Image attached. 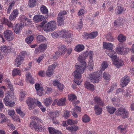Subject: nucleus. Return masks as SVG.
Instances as JSON below:
<instances>
[{
  "instance_id": "obj_3",
  "label": "nucleus",
  "mask_w": 134,
  "mask_h": 134,
  "mask_svg": "<svg viewBox=\"0 0 134 134\" xmlns=\"http://www.w3.org/2000/svg\"><path fill=\"white\" fill-rule=\"evenodd\" d=\"M14 96V94L12 92H8L6 93L3 100L6 106L10 107L14 106L15 103L12 100Z\"/></svg>"
},
{
  "instance_id": "obj_26",
  "label": "nucleus",
  "mask_w": 134,
  "mask_h": 134,
  "mask_svg": "<svg viewBox=\"0 0 134 134\" xmlns=\"http://www.w3.org/2000/svg\"><path fill=\"white\" fill-rule=\"evenodd\" d=\"M64 16H59L58 15L57 20L59 26H61L64 24Z\"/></svg>"
},
{
  "instance_id": "obj_32",
  "label": "nucleus",
  "mask_w": 134,
  "mask_h": 134,
  "mask_svg": "<svg viewBox=\"0 0 134 134\" xmlns=\"http://www.w3.org/2000/svg\"><path fill=\"white\" fill-rule=\"evenodd\" d=\"M85 48L83 45L79 44L76 45L74 48V50L77 52H80L83 50Z\"/></svg>"
},
{
  "instance_id": "obj_22",
  "label": "nucleus",
  "mask_w": 134,
  "mask_h": 134,
  "mask_svg": "<svg viewBox=\"0 0 134 134\" xmlns=\"http://www.w3.org/2000/svg\"><path fill=\"white\" fill-rule=\"evenodd\" d=\"M114 64L116 66V67L119 68L120 66H122L123 64V62L120 59H115V60L112 61Z\"/></svg>"
},
{
  "instance_id": "obj_45",
  "label": "nucleus",
  "mask_w": 134,
  "mask_h": 134,
  "mask_svg": "<svg viewBox=\"0 0 134 134\" xmlns=\"http://www.w3.org/2000/svg\"><path fill=\"white\" fill-rule=\"evenodd\" d=\"M126 37L125 36H123L121 34L119 35L118 38V40L121 42H124L126 40Z\"/></svg>"
},
{
  "instance_id": "obj_60",
  "label": "nucleus",
  "mask_w": 134,
  "mask_h": 134,
  "mask_svg": "<svg viewBox=\"0 0 134 134\" xmlns=\"http://www.w3.org/2000/svg\"><path fill=\"white\" fill-rule=\"evenodd\" d=\"M67 14L66 11L61 10L60 12L59 13L58 15L59 16H64Z\"/></svg>"
},
{
  "instance_id": "obj_56",
  "label": "nucleus",
  "mask_w": 134,
  "mask_h": 134,
  "mask_svg": "<svg viewBox=\"0 0 134 134\" xmlns=\"http://www.w3.org/2000/svg\"><path fill=\"white\" fill-rule=\"evenodd\" d=\"M16 111L17 113L20 116L23 117L25 116L24 113L21 111L19 109H16Z\"/></svg>"
},
{
  "instance_id": "obj_20",
  "label": "nucleus",
  "mask_w": 134,
  "mask_h": 134,
  "mask_svg": "<svg viewBox=\"0 0 134 134\" xmlns=\"http://www.w3.org/2000/svg\"><path fill=\"white\" fill-rule=\"evenodd\" d=\"M113 46L111 43L104 42L103 43V48L106 49V51H109L113 49Z\"/></svg>"
},
{
  "instance_id": "obj_8",
  "label": "nucleus",
  "mask_w": 134,
  "mask_h": 134,
  "mask_svg": "<svg viewBox=\"0 0 134 134\" xmlns=\"http://www.w3.org/2000/svg\"><path fill=\"white\" fill-rule=\"evenodd\" d=\"M116 51L118 54H128L130 51L128 48H125L123 45L121 43H119L116 48Z\"/></svg>"
},
{
  "instance_id": "obj_27",
  "label": "nucleus",
  "mask_w": 134,
  "mask_h": 134,
  "mask_svg": "<svg viewBox=\"0 0 134 134\" xmlns=\"http://www.w3.org/2000/svg\"><path fill=\"white\" fill-rule=\"evenodd\" d=\"M48 130L49 133L51 134H62L61 131L58 130H56L55 128L51 127H49Z\"/></svg>"
},
{
  "instance_id": "obj_63",
  "label": "nucleus",
  "mask_w": 134,
  "mask_h": 134,
  "mask_svg": "<svg viewBox=\"0 0 134 134\" xmlns=\"http://www.w3.org/2000/svg\"><path fill=\"white\" fill-rule=\"evenodd\" d=\"M13 6V4L12 3L10 4L8 7L7 10V14H10L11 11V10L12 8V7Z\"/></svg>"
},
{
  "instance_id": "obj_10",
  "label": "nucleus",
  "mask_w": 134,
  "mask_h": 134,
  "mask_svg": "<svg viewBox=\"0 0 134 134\" xmlns=\"http://www.w3.org/2000/svg\"><path fill=\"white\" fill-rule=\"evenodd\" d=\"M79 101L77 100L73 103V104L75 108L71 111V114L73 116L76 118L78 117L77 114L81 112V109L80 107L76 105V104H78L79 103Z\"/></svg>"
},
{
  "instance_id": "obj_29",
  "label": "nucleus",
  "mask_w": 134,
  "mask_h": 134,
  "mask_svg": "<svg viewBox=\"0 0 134 134\" xmlns=\"http://www.w3.org/2000/svg\"><path fill=\"white\" fill-rule=\"evenodd\" d=\"M94 100L95 103L98 104L103 106L104 104V102L101 100L100 98L98 96H96L94 98Z\"/></svg>"
},
{
  "instance_id": "obj_7",
  "label": "nucleus",
  "mask_w": 134,
  "mask_h": 134,
  "mask_svg": "<svg viewBox=\"0 0 134 134\" xmlns=\"http://www.w3.org/2000/svg\"><path fill=\"white\" fill-rule=\"evenodd\" d=\"M30 127L31 128H34L35 131L39 132L43 131L45 130V126L40 124L39 123L31 121L29 125Z\"/></svg>"
},
{
  "instance_id": "obj_59",
  "label": "nucleus",
  "mask_w": 134,
  "mask_h": 134,
  "mask_svg": "<svg viewBox=\"0 0 134 134\" xmlns=\"http://www.w3.org/2000/svg\"><path fill=\"white\" fill-rule=\"evenodd\" d=\"M82 20L80 19L79 20V23L77 24V29L79 30L82 27Z\"/></svg>"
},
{
  "instance_id": "obj_43",
  "label": "nucleus",
  "mask_w": 134,
  "mask_h": 134,
  "mask_svg": "<svg viewBox=\"0 0 134 134\" xmlns=\"http://www.w3.org/2000/svg\"><path fill=\"white\" fill-rule=\"evenodd\" d=\"M52 99L51 97L45 99L44 100V104L45 106H48L51 104Z\"/></svg>"
},
{
  "instance_id": "obj_37",
  "label": "nucleus",
  "mask_w": 134,
  "mask_h": 134,
  "mask_svg": "<svg viewBox=\"0 0 134 134\" xmlns=\"http://www.w3.org/2000/svg\"><path fill=\"white\" fill-rule=\"evenodd\" d=\"M37 0H29L28 3V5L30 8H32L36 5Z\"/></svg>"
},
{
  "instance_id": "obj_39",
  "label": "nucleus",
  "mask_w": 134,
  "mask_h": 134,
  "mask_svg": "<svg viewBox=\"0 0 134 134\" xmlns=\"http://www.w3.org/2000/svg\"><path fill=\"white\" fill-rule=\"evenodd\" d=\"M94 109L96 115H99L101 114L102 111V109L98 105L96 104L95 106Z\"/></svg>"
},
{
  "instance_id": "obj_62",
  "label": "nucleus",
  "mask_w": 134,
  "mask_h": 134,
  "mask_svg": "<svg viewBox=\"0 0 134 134\" xmlns=\"http://www.w3.org/2000/svg\"><path fill=\"white\" fill-rule=\"evenodd\" d=\"M30 118L32 120H36L37 121L39 122H40L41 121V119L38 117L35 116H31L30 117Z\"/></svg>"
},
{
  "instance_id": "obj_24",
  "label": "nucleus",
  "mask_w": 134,
  "mask_h": 134,
  "mask_svg": "<svg viewBox=\"0 0 134 134\" xmlns=\"http://www.w3.org/2000/svg\"><path fill=\"white\" fill-rule=\"evenodd\" d=\"M23 26L22 24H16L14 28V30L16 34L20 33L21 31V28Z\"/></svg>"
},
{
  "instance_id": "obj_1",
  "label": "nucleus",
  "mask_w": 134,
  "mask_h": 134,
  "mask_svg": "<svg viewBox=\"0 0 134 134\" xmlns=\"http://www.w3.org/2000/svg\"><path fill=\"white\" fill-rule=\"evenodd\" d=\"M93 53L92 51H90L89 52H86L79 55L77 60L79 62V65H77L76 70L74 72L75 76V81L76 83L79 84L80 83L77 80H79L81 77V74H82L85 70L87 67V65L85 61V59L89 57V62L88 63L89 70L91 71L93 69L94 63L93 60Z\"/></svg>"
},
{
  "instance_id": "obj_51",
  "label": "nucleus",
  "mask_w": 134,
  "mask_h": 134,
  "mask_svg": "<svg viewBox=\"0 0 134 134\" xmlns=\"http://www.w3.org/2000/svg\"><path fill=\"white\" fill-rule=\"evenodd\" d=\"M59 115V112L58 111H55L50 113V117L51 118H56L58 117Z\"/></svg>"
},
{
  "instance_id": "obj_48",
  "label": "nucleus",
  "mask_w": 134,
  "mask_h": 134,
  "mask_svg": "<svg viewBox=\"0 0 134 134\" xmlns=\"http://www.w3.org/2000/svg\"><path fill=\"white\" fill-rule=\"evenodd\" d=\"M68 97V99L71 101H73L77 99L76 96L74 94H69Z\"/></svg>"
},
{
  "instance_id": "obj_41",
  "label": "nucleus",
  "mask_w": 134,
  "mask_h": 134,
  "mask_svg": "<svg viewBox=\"0 0 134 134\" xmlns=\"http://www.w3.org/2000/svg\"><path fill=\"white\" fill-rule=\"evenodd\" d=\"M12 75L13 76H14L17 75H21V71L18 68H15L12 71Z\"/></svg>"
},
{
  "instance_id": "obj_21",
  "label": "nucleus",
  "mask_w": 134,
  "mask_h": 134,
  "mask_svg": "<svg viewBox=\"0 0 134 134\" xmlns=\"http://www.w3.org/2000/svg\"><path fill=\"white\" fill-rule=\"evenodd\" d=\"M18 11L17 10H14L9 16L10 20H14L18 16Z\"/></svg>"
},
{
  "instance_id": "obj_33",
  "label": "nucleus",
  "mask_w": 134,
  "mask_h": 134,
  "mask_svg": "<svg viewBox=\"0 0 134 134\" xmlns=\"http://www.w3.org/2000/svg\"><path fill=\"white\" fill-rule=\"evenodd\" d=\"M1 21L3 24L7 25L9 27L13 26V24L12 23L8 21L7 19H6L5 18L2 19Z\"/></svg>"
},
{
  "instance_id": "obj_54",
  "label": "nucleus",
  "mask_w": 134,
  "mask_h": 134,
  "mask_svg": "<svg viewBox=\"0 0 134 134\" xmlns=\"http://www.w3.org/2000/svg\"><path fill=\"white\" fill-rule=\"evenodd\" d=\"M35 87L37 91H39V90L43 91L44 89L43 87L41 86L40 84L38 83H36L35 84Z\"/></svg>"
},
{
  "instance_id": "obj_35",
  "label": "nucleus",
  "mask_w": 134,
  "mask_h": 134,
  "mask_svg": "<svg viewBox=\"0 0 134 134\" xmlns=\"http://www.w3.org/2000/svg\"><path fill=\"white\" fill-rule=\"evenodd\" d=\"M24 59L22 57H21L20 56H18L16 58L15 60V65L16 66H19L21 64V61Z\"/></svg>"
},
{
  "instance_id": "obj_25",
  "label": "nucleus",
  "mask_w": 134,
  "mask_h": 134,
  "mask_svg": "<svg viewBox=\"0 0 134 134\" xmlns=\"http://www.w3.org/2000/svg\"><path fill=\"white\" fill-rule=\"evenodd\" d=\"M127 127V125L125 124L124 125H121L118 127V130H120V132L122 133L125 134L126 132V128Z\"/></svg>"
},
{
  "instance_id": "obj_44",
  "label": "nucleus",
  "mask_w": 134,
  "mask_h": 134,
  "mask_svg": "<svg viewBox=\"0 0 134 134\" xmlns=\"http://www.w3.org/2000/svg\"><path fill=\"white\" fill-rule=\"evenodd\" d=\"M34 39V37L32 35H31L26 37L25 39V41L28 44H29L31 43Z\"/></svg>"
},
{
  "instance_id": "obj_64",
  "label": "nucleus",
  "mask_w": 134,
  "mask_h": 134,
  "mask_svg": "<svg viewBox=\"0 0 134 134\" xmlns=\"http://www.w3.org/2000/svg\"><path fill=\"white\" fill-rule=\"evenodd\" d=\"M8 126L12 130H14L15 129L14 126L12 124L10 123V122L7 123Z\"/></svg>"
},
{
  "instance_id": "obj_23",
  "label": "nucleus",
  "mask_w": 134,
  "mask_h": 134,
  "mask_svg": "<svg viewBox=\"0 0 134 134\" xmlns=\"http://www.w3.org/2000/svg\"><path fill=\"white\" fill-rule=\"evenodd\" d=\"M0 50L3 53L6 54L10 51V48L7 46H3L0 48Z\"/></svg>"
},
{
  "instance_id": "obj_17",
  "label": "nucleus",
  "mask_w": 134,
  "mask_h": 134,
  "mask_svg": "<svg viewBox=\"0 0 134 134\" xmlns=\"http://www.w3.org/2000/svg\"><path fill=\"white\" fill-rule=\"evenodd\" d=\"M106 52L107 54L111 58L112 61L115 60V59H117V54L113 49L109 51H106Z\"/></svg>"
},
{
  "instance_id": "obj_47",
  "label": "nucleus",
  "mask_w": 134,
  "mask_h": 134,
  "mask_svg": "<svg viewBox=\"0 0 134 134\" xmlns=\"http://www.w3.org/2000/svg\"><path fill=\"white\" fill-rule=\"evenodd\" d=\"M90 120V117L87 115H84L82 118V121L83 122H89Z\"/></svg>"
},
{
  "instance_id": "obj_4",
  "label": "nucleus",
  "mask_w": 134,
  "mask_h": 134,
  "mask_svg": "<svg viewBox=\"0 0 134 134\" xmlns=\"http://www.w3.org/2000/svg\"><path fill=\"white\" fill-rule=\"evenodd\" d=\"M115 114L116 115L121 117L123 119L127 118L129 117V111L122 107L119 108L116 111Z\"/></svg>"
},
{
  "instance_id": "obj_15",
  "label": "nucleus",
  "mask_w": 134,
  "mask_h": 134,
  "mask_svg": "<svg viewBox=\"0 0 134 134\" xmlns=\"http://www.w3.org/2000/svg\"><path fill=\"white\" fill-rule=\"evenodd\" d=\"M130 82V79L129 76H125L122 77L120 81V85L121 87H123L127 86Z\"/></svg>"
},
{
  "instance_id": "obj_30",
  "label": "nucleus",
  "mask_w": 134,
  "mask_h": 134,
  "mask_svg": "<svg viewBox=\"0 0 134 134\" xmlns=\"http://www.w3.org/2000/svg\"><path fill=\"white\" fill-rule=\"evenodd\" d=\"M37 42L38 43L44 42L47 41L46 38L42 35H38L36 37Z\"/></svg>"
},
{
  "instance_id": "obj_11",
  "label": "nucleus",
  "mask_w": 134,
  "mask_h": 134,
  "mask_svg": "<svg viewBox=\"0 0 134 134\" xmlns=\"http://www.w3.org/2000/svg\"><path fill=\"white\" fill-rule=\"evenodd\" d=\"M4 35L5 39L9 41H12L14 38L13 32L10 30H7L5 31Z\"/></svg>"
},
{
  "instance_id": "obj_50",
  "label": "nucleus",
  "mask_w": 134,
  "mask_h": 134,
  "mask_svg": "<svg viewBox=\"0 0 134 134\" xmlns=\"http://www.w3.org/2000/svg\"><path fill=\"white\" fill-rule=\"evenodd\" d=\"M41 51H44L47 48V45L46 44H41L39 46Z\"/></svg>"
},
{
  "instance_id": "obj_31",
  "label": "nucleus",
  "mask_w": 134,
  "mask_h": 134,
  "mask_svg": "<svg viewBox=\"0 0 134 134\" xmlns=\"http://www.w3.org/2000/svg\"><path fill=\"white\" fill-rule=\"evenodd\" d=\"M84 85L85 88L88 90L92 91H93L94 90V86L92 84H91L89 82H86Z\"/></svg>"
},
{
  "instance_id": "obj_58",
  "label": "nucleus",
  "mask_w": 134,
  "mask_h": 134,
  "mask_svg": "<svg viewBox=\"0 0 134 134\" xmlns=\"http://www.w3.org/2000/svg\"><path fill=\"white\" fill-rule=\"evenodd\" d=\"M106 38L107 40L110 41H113L114 40V38H113V36L110 34H108L107 35Z\"/></svg>"
},
{
  "instance_id": "obj_40",
  "label": "nucleus",
  "mask_w": 134,
  "mask_h": 134,
  "mask_svg": "<svg viewBox=\"0 0 134 134\" xmlns=\"http://www.w3.org/2000/svg\"><path fill=\"white\" fill-rule=\"evenodd\" d=\"M40 10L42 13L47 15L48 13V10L46 6L42 5L40 7Z\"/></svg>"
},
{
  "instance_id": "obj_52",
  "label": "nucleus",
  "mask_w": 134,
  "mask_h": 134,
  "mask_svg": "<svg viewBox=\"0 0 134 134\" xmlns=\"http://www.w3.org/2000/svg\"><path fill=\"white\" fill-rule=\"evenodd\" d=\"M19 100L20 101H22L24 98L26 93L24 91L21 92L20 93Z\"/></svg>"
},
{
  "instance_id": "obj_53",
  "label": "nucleus",
  "mask_w": 134,
  "mask_h": 134,
  "mask_svg": "<svg viewBox=\"0 0 134 134\" xmlns=\"http://www.w3.org/2000/svg\"><path fill=\"white\" fill-rule=\"evenodd\" d=\"M5 88L4 86H2L0 87V98H2L4 96V92L3 90Z\"/></svg>"
},
{
  "instance_id": "obj_2",
  "label": "nucleus",
  "mask_w": 134,
  "mask_h": 134,
  "mask_svg": "<svg viewBox=\"0 0 134 134\" xmlns=\"http://www.w3.org/2000/svg\"><path fill=\"white\" fill-rule=\"evenodd\" d=\"M67 50L66 52L69 56L72 52V49L71 48H69L66 49L65 45H62L61 47L59 48V52H56L55 54L53 56V60H54L58 57V55H62L64 54L65 53V52Z\"/></svg>"
},
{
  "instance_id": "obj_46",
  "label": "nucleus",
  "mask_w": 134,
  "mask_h": 134,
  "mask_svg": "<svg viewBox=\"0 0 134 134\" xmlns=\"http://www.w3.org/2000/svg\"><path fill=\"white\" fill-rule=\"evenodd\" d=\"M103 76L105 80H109L110 79L111 75L108 72H105L103 74Z\"/></svg>"
},
{
  "instance_id": "obj_34",
  "label": "nucleus",
  "mask_w": 134,
  "mask_h": 134,
  "mask_svg": "<svg viewBox=\"0 0 134 134\" xmlns=\"http://www.w3.org/2000/svg\"><path fill=\"white\" fill-rule=\"evenodd\" d=\"M66 100L65 98H62L59 100L58 99L57 105L58 106H63L65 105V102Z\"/></svg>"
},
{
  "instance_id": "obj_12",
  "label": "nucleus",
  "mask_w": 134,
  "mask_h": 134,
  "mask_svg": "<svg viewBox=\"0 0 134 134\" xmlns=\"http://www.w3.org/2000/svg\"><path fill=\"white\" fill-rule=\"evenodd\" d=\"M57 66V64L55 62L52 65L49 66L46 72V75L47 77H50L53 75L54 70Z\"/></svg>"
},
{
  "instance_id": "obj_36",
  "label": "nucleus",
  "mask_w": 134,
  "mask_h": 134,
  "mask_svg": "<svg viewBox=\"0 0 134 134\" xmlns=\"http://www.w3.org/2000/svg\"><path fill=\"white\" fill-rule=\"evenodd\" d=\"M66 129L68 131L71 132L76 131L79 129L78 126L77 125H73L71 126L67 127Z\"/></svg>"
},
{
  "instance_id": "obj_61",
  "label": "nucleus",
  "mask_w": 134,
  "mask_h": 134,
  "mask_svg": "<svg viewBox=\"0 0 134 134\" xmlns=\"http://www.w3.org/2000/svg\"><path fill=\"white\" fill-rule=\"evenodd\" d=\"M44 58V55H42L38 57L36 61L38 64L40 63L42 60Z\"/></svg>"
},
{
  "instance_id": "obj_38",
  "label": "nucleus",
  "mask_w": 134,
  "mask_h": 134,
  "mask_svg": "<svg viewBox=\"0 0 134 134\" xmlns=\"http://www.w3.org/2000/svg\"><path fill=\"white\" fill-rule=\"evenodd\" d=\"M106 108L108 111L111 114H113L116 110V108L109 106H107Z\"/></svg>"
},
{
  "instance_id": "obj_13",
  "label": "nucleus",
  "mask_w": 134,
  "mask_h": 134,
  "mask_svg": "<svg viewBox=\"0 0 134 134\" xmlns=\"http://www.w3.org/2000/svg\"><path fill=\"white\" fill-rule=\"evenodd\" d=\"M33 19L36 22L43 21L41 23L42 26H43L47 22V21L44 20L45 18L44 16L40 14L35 15L33 18Z\"/></svg>"
},
{
  "instance_id": "obj_14",
  "label": "nucleus",
  "mask_w": 134,
  "mask_h": 134,
  "mask_svg": "<svg viewBox=\"0 0 134 134\" xmlns=\"http://www.w3.org/2000/svg\"><path fill=\"white\" fill-rule=\"evenodd\" d=\"M98 33V32L97 31L92 32L91 33L85 32L83 34V37L86 39H93L97 36Z\"/></svg>"
},
{
  "instance_id": "obj_28",
  "label": "nucleus",
  "mask_w": 134,
  "mask_h": 134,
  "mask_svg": "<svg viewBox=\"0 0 134 134\" xmlns=\"http://www.w3.org/2000/svg\"><path fill=\"white\" fill-rule=\"evenodd\" d=\"M26 76L27 80H29L30 83L33 84L35 83V81L34 80L32 77V76L30 72L27 73Z\"/></svg>"
},
{
  "instance_id": "obj_9",
  "label": "nucleus",
  "mask_w": 134,
  "mask_h": 134,
  "mask_svg": "<svg viewBox=\"0 0 134 134\" xmlns=\"http://www.w3.org/2000/svg\"><path fill=\"white\" fill-rule=\"evenodd\" d=\"M98 73V72H94L89 75L90 79L92 82L94 83L98 82L99 81L101 76V72Z\"/></svg>"
},
{
  "instance_id": "obj_19",
  "label": "nucleus",
  "mask_w": 134,
  "mask_h": 134,
  "mask_svg": "<svg viewBox=\"0 0 134 134\" xmlns=\"http://www.w3.org/2000/svg\"><path fill=\"white\" fill-rule=\"evenodd\" d=\"M10 120L8 119L3 114L0 113V124L4 123H7L10 122Z\"/></svg>"
},
{
  "instance_id": "obj_55",
  "label": "nucleus",
  "mask_w": 134,
  "mask_h": 134,
  "mask_svg": "<svg viewBox=\"0 0 134 134\" xmlns=\"http://www.w3.org/2000/svg\"><path fill=\"white\" fill-rule=\"evenodd\" d=\"M122 20L121 19H118L116 20L114 22V26H118L122 24Z\"/></svg>"
},
{
  "instance_id": "obj_42",
  "label": "nucleus",
  "mask_w": 134,
  "mask_h": 134,
  "mask_svg": "<svg viewBox=\"0 0 134 134\" xmlns=\"http://www.w3.org/2000/svg\"><path fill=\"white\" fill-rule=\"evenodd\" d=\"M124 10V8L121 6H117L116 9V14H119L122 13Z\"/></svg>"
},
{
  "instance_id": "obj_57",
  "label": "nucleus",
  "mask_w": 134,
  "mask_h": 134,
  "mask_svg": "<svg viewBox=\"0 0 134 134\" xmlns=\"http://www.w3.org/2000/svg\"><path fill=\"white\" fill-rule=\"evenodd\" d=\"M108 64L107 62H104L102 64V70H104L105 69L108 67Z\"/></svg>"
},
{
  "instance_id": "obj_16",
  "label": "nucleus",
  "mask_w": 134,
  "mask_h": 134,
  "mask_svg": "<svg viewBox=\"0 0 134 134\" xmlns=\"http://www.w3.org/2000/svg\"><path fill=\"white\" fill-rule=\"evenodd\" d=\"M106 52L107 54L111 58L112 61L115 60V59H117V54L113 49L109 51H106Z\"/></svg>"
},
{
  "instance_id": "obj_5",
  "label": "nucleus",
  "mask_w": 134,
  "mask_h": 134,
  "mask_svg": "<svg viewBox=\"0 0 134 134\" xmlns=\"http://www.w3.org/2000/svg\"><path fill=\"white\" fill-rule=\"evenodd\" d=\"M58 33L54 32L53 34L56 37H58L60 35L61 37L65 38L72 37V35L68 30L64 29L59 31H57Z\"/></svg>"
},
{
  "instance_id": "obj_18",
  "label": "nucleus",
  "mask_w": 134,
  "mask_h": 134,
  "mask_svg": "<svg viewBox=\"0 0 134 134\" xmlns=\"http://www.w3.org/2000/svg\"><path fill=\"white\" fill-rule=\"evenodd\" d=\"M26 102L29 109L31 110L34 108V105L35 102L34 99L31 98H29L26 100Z\"/></svg>"
},
{
  "instance_id": "obj_6",
  "label": "nucleus",
  "mask_w": 134,
  "mask_h": 134,
  "mask_svg": "<svg viewBox=\"0 0 134 134\" xmlns=\"http://www.w3.org/2000/svg\"><path fill=\"white\" fill-rule=\"evenodd\" d=\"M56 28V22L54 20L51 21L46 24L43 27L45 31L49 32L54 31Z\"/></svg>"
},
{
  "instance_id": "obj_49",
  "label": "nucleus",
  "mask_w": 134,
  "mask_h": 134,
  "mask_svg": "<svg viewBox=\"0 0 134 134\" xmlns=\"http://www.w3.org/2000/svg\"><path fill=\"white\" fill-rule=\"evenodd\" d=\"M62 115L64 118L67 119L70 116V112L68 110L64 111Z\"/></svg>"
}]
</instances>
